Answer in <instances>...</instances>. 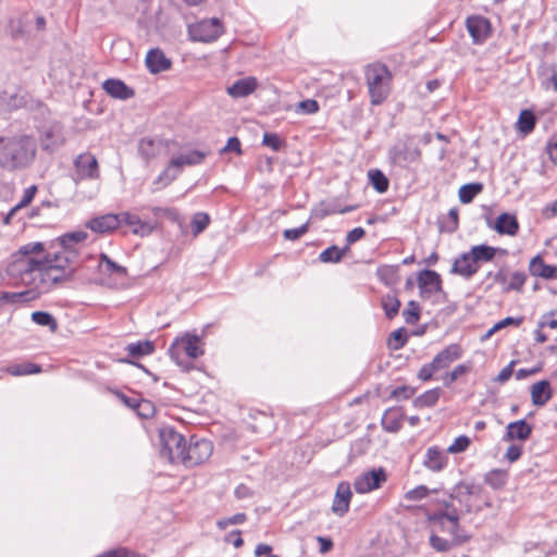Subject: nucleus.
<instances>
[{"label":"nucleus","mask_w":557,"mask_h":557,"mask_svg":"<svg viewBox=\"0 0 557 557\" xmlns=\"http://www.w3.org/2000/svg\"><path fill=\"white\" fill-rule=\"evenodd\" d=\"M7 371L11 375L18 376V375L39 373L41 371V368L38 364L26 362V363H21V364H12V366L8 367Z\"/></svg>","instance_id":"47"},{"label":"nucleus","mask_w":557,"mask_h":557,"mask_svg":"<svg viewBox=\"0 0 557 557\" xmlns=\"http://www.w3.org/2000/svg\"><path fill=\"white\" fill-rule=\"evenodd\" d=\"M404 414L399 409H387L381 420L382 428L391 433H396L401 429Z\"/></svg>","instance_id":"32"},{"label":"nucleus","mask_w":557,"mask_h":557,"mask_svg":"<svg viewBox=\"0 0 557 557\" xmlns=\"http://www.w3.org/2000/svg\"><path fill=\"white\" fill-rule=\"evenodd\" d=\"M470 370H471V364L470 363H468V364H466V363L458 364L457 367L454 368L453 371L446 373V375L443 379L444 380V385L445 386H449L459 376H461L465 373H468Z\"/></svg>","instance_id":"54"},{"label":"nucleus","mask_w":557,"mask_h":557,"mask_svg":"<svg viewBox=\"0 0 557 557\" xmlns=\"http://www.w3.org/2000/svg\"><path fill=\"white\" fill-rule=\"evenodd\" d=\"M126 351L132 357H143L154 351V343L151 341H138L126 346Z\"/></svg>","instance_id":"38"},{"label":"nucleus","mask_w":557,"mask_h":557,"mask_svg":"<svg viewBox=\"0 0 557 557\" xmlns=\"http://www.w3.org/2000/svg\"><path fill=\"white\" fill-rule=\"evenodd\" d=\"M483 190L482 183H469L465 184L459 188L458 195L459 200L462 203H470L476 195Z\"/></svg>","instance_id":"41"},{"label":"nucleus","mask_w":557,"mask_h":557,"mask_svg":"<svg viewBox=\"0 0 557 557\" xmlns=\"http://www.w3.org/2000/svg\"><path fill=\"white\" fill-rule=\"evenodd\" d=\"M507 471L500 469H493L490 472H487L484 476L485 483L488 484L494 490L503 488L507 483Z\"/></svg>","instance_id":"39"},{"label":"nucleus","mask_w":557,"mask_h":557,"mask_svg":"<svg viewBox=\"0 0 557 557\" xmlns=\"http://www.w3.org/2000/svg\"><path fill=\"white\" fill-rule=\"evenodd\" d=\"M553 396L549 381L542 380L531 386L532 404L537 407L544 406Z\"/></svg>","instance_id":"25"},{"label":"nucleus","mask_w":557,"mask_h":557,"mask_svg":"<svg viewBox=\"0 0 557 557\" xmlns=\"http://www.w3.org/2000/svg\"><path fill=\"white\" fill-rule=\"evenodd\" d=\"M235 152L242 154V144L237 137H230L226 145L220 150V153Z\"/></svg>","instance_id":"64"},{"label":"nucleus","mask_w":557,"mask_h":557,"mask_svg":"<svg viewBox=\"0 0 557 557\" xmlns=\"http://www.w3.org/2000/svg\"><path fill=\"white\" fill-rule=\"evenodd\" d=\"M533 426L529 424L524 419L510 422L506 426V432L503 436V441L511 442V441H521L524 442L529 440L532 434Z\"/></svg>","instance_id":"16"},{"label":"nucleus","mask_w":557,"mask_h":557,"mask_svg":"<svg viewBox=\"0 0 557 557\" xmlns=\"http://www.w3.org/2000/svg\"><path fill=\"white\" fill-rule=\"evenodd\" d=\"M100 265L104 264L106 272L108 273H114L117 276L124 277L127 275V269L125 267H122L114 262L112 259L109 258L106 253H100Z\"/></svg>","instance_id":"50"},{"label":"nucleus","mask_w":557,"mask_h":557,"mask_svg":"<svg viewBox=\"0 0 557 557\" xmlns=\"http://www.w3.org/2000/svg\"><path fill=\"white\" fill-rule=\"evenodd\" d=\"M359 206L358 205H351V206H346L344 208H341L336 202H320L319 207L315 209V214L323 219L327 215H332V214H336V213H341V214H345V213H348V212H351L354 210H356Z\"/></svg>","instance_id":"33"},{"label":"nucleus","mask_w":557,"mask_h":557,"mask_svg":"<svg viewBox=\"0 0 557 557\" xmlns=\"http://www.w3.org/2000/svg\"><path fill=\"white\" fill-rule=\"evenodd\" d=\"M408 342L407 331L404 327H399L392 332L387 342V346L392 350H398L403 348Z\"/></svg>","instance_id":"46"},{"label":"nucleus","mask_w":557,"mask_h":557,"mask_svg":"<svg viewBox=\"0 0 557 557\" xmlns=\"http://www.w3.org/2000/svg\"><path fill=\"white\" fill-rule=\"evenodd\" d=\"M25 270L22 271V280L30 277L32 280L39 278L44 285L54 286L60 283L72 281V271L62 272L60 269L47 264V262L39 261L36 258H27L24 260Z\"/></svg>","instance_id":"3"},{"label":"nucleus","mask_w":557,"mask_h":557,"mask_svg":"<svg viewBox=\"0 0 557 557\" xmlns=\"http://www.w3.org/2000/svg\"><path fill=\"white\" fill-rule=\"evenodd\" d=\"M347 250L348 246L342 249L335 245L330 246L320 253L319 260L324 263H337L343 259Z\"/></svg>","instance_id":"42"},{"label":"nucleus","mask_w":557,"mask_h":557,"mask_svg":"<svg viewBox=\"0 0 557 557\" xmlns=\"http://www.w3.org/2000/svg\"><path fill=\"white\" fill-rule=\"evenodd\" d=\"M466 26L474 44L484 42L491 35V23L484 16H469L466 21Z\"/></svg>","instance_id":"13"},{"label":"nucleus","mask_w":557,"mask_h":557,"mask_svg":"<svg viewBox=\"0 0 557 557\" xmlns=\"http://www.w3.org/2000/svg\"><path fill=\"white\" fill-rule=\"evenodd\" d=\"M75 176L77 183L85 180H97L99 177V165L96 157L89 152L78 154L74 160Z\"/></svg>","instance_id":"9"},{"label":"nucleus","mask_w":557,"mask_h":557,"mask_svg":"<svg viewBox=\"0 0 557 557\" xmlns=\"http://www.w3.org/2000/svg\"><path fill=\"white\" fill-rule=\"evenodd\" d=\"M523 320H524L523 317H517V318L507 317V318L498 321L497 323H495L494 326L492 329H490L487 331V333L482 337V339L484 341V339L490 338L495 332L503 330L506 326H509V325L520 326L521 323L523 322Z\"/></svg>","instance_id":"51"},{"label":"nucleus","mask_w":557,"mask_h":557,"mask_svg":"<svg viewBox=\"0 0 557 557\" xmlns=\"http://www.w3.org/2000/svg\"><path fill=\"white\" fill-rule=\"evenodd\" d=\"M418 285L421 289L430 287L429 292H442L441 275L433 270H422L418 275Z\"/></svg>","instance_id":"29"},{"label":"nucleus","mask_w":557,"mask_h":557,"mask_svg":"<svg viewBox=\"0 0 557 557\" xmlns=\"http://www.w3.org/2000/svg\"><path fill=\"white\" fill-rule=\"evenodd\" d=\"M199 341L197 335L186 334L182 338H177L169 348L170 357L185 372L194 368L191 359L203 355V350L198 346Z\"/></svg>","instance_id":"4"},{"label":"nucleus","mask_w":557,"mask_h":557,"mask_svg":"<svg viewBox=\"0 0 557 557\" xmlns=\"http://www.w3.org/2000/svg\"><path fill=\"white\" fill-rule=\"evenodd\" d=\"M381 302L384 313L388 320L394 319L398 314L400 301L396 295L387 294L382 297Z\"/></svg>","instance_id":"43"},{"label":"nucleus","mask_w":557,"mask_h":557,"mask_svg":"<svg viewBox=\"0 0 557 557\" xmlns=\"http://www.w3.org/2000/svg\"><path fill=\"white\" fill-rule=\"evenodd\" d=\"M32 320L41 326L49 327L50 331L54 332L58 329V322L55 318L46 311H35L32 313Z\"/></svg>","instance_id":"45"},{"label":"nucleus","mask_w":557,"mask_h":557,"mask_svg":"<svg viewBox=\"0 0 557 557\" xmlns=\"http://www.w3.org/2000/svg\"><path fill=\"white\" fill-rule=\"evenodd\" d=\"M30 98L26 91L0 92V114L11 113L14 110L27 107Z\"/></svg>","instance_id":"14"},{"label":"nucleus","mask_w":557,"mask_h":557,"mask_svg":"<svg viewBox=\"0 0 557 557\" xmlns=\"http://www.w3.org/2000/svg\"><path fill=\"white\" fill-rule=\"evenodd\" d=\"M440 396H441V388L435 387V388L429 389V391L424 392L423 394H421L420 396H418L413 400V405L417 408L433 407L438 401Z\"/></svg>","instance_id":"40"},{"label":"nucleus","mask_w":557,"mask_h":557,"mask_svg":"<svg viewBox=\"0 0 557 557\" xmlns=\"http://www.w3.org/2000/svg\"><path fill=\"white\" fill-rule=\"evenodd\" d=\"M487 225L493 227L500 235L515 236L519 232V222L513 214L504 212L496 219L492 225L491 221L487 220Z\"/></svg>","instance_id":"18"},{"label":"nucleus","mask_w":557,"mask_h":557,"mask_svg":"<svg viewBox=\"0 0 557 557\" xmlns=\"http://www.w3.org/2000/svg\"><path fill=\"white\" fill-rule=\"evenodd\" d=\"M438 369L436 368L433 360L430 363H425L422 366V368L418 372V379H420L423 382L430 381L433 377V374L437 372Z\"/></svg>","instance_id":"61"},{"label":"nucleus","mask_w":557,"mask_h":557,"mask_svg":"<svg viewBox=\"0 0 557 557\" xmlns=\"http://www.w3.org/2000/svg\"><path fill=\"white\" fill-rule=\"evenodd\" d=\"M463 349L460 344L454 343L441 350L434 358L433 362L440 370L448 368L454 361L461 358Z\"/></svg>","instance_id":"19"},{"label":"nucleus","mask_w":557,"mask_h":557,"mask_svg":"<svg viewBox=\"0 0 557 557\" xmlns=\"http://www.w3.org/2000/svg\"><path fill=\"white\" fill-rule=\"evenodd\" d=\"M163 144L161 139L143 138L138 143V153L141 158L149 162L158 156Z\"/></svg>","instance_id":"31"},{"label":"nucleus","mask_w":557,"mask_h":557,"mask_svg":"<svg viewBox=\"0 0 557 557\" xmlns=\"http://www.w3.org/2000/svg\"><path fill=\"white\" fill-rule=\"evenodd\" d=\"M258 86L255 77H245L236 81L232 86L227 87V92L232 97L240 98L252 94Z\"/></svg>","instance_id":"28"},{"label":"nucleus","mask_w":557,"mask_h":557,"mask_svg":"<svg viewBox=\"0 0 557 557\" xmlns=\"http://www.w3.org/2000/svg\"><path fill=\"white\" fill-rule=\"evenodd\" d=\"M440 228L442 232L454 233L458 228V209L451 208L448 212L447 219L441 222Z\"/></svg>","instance_id":"52"},{"label":"nucleus","mask_w":557,"mask_h":557,"mask_svg":"<svg viewBox=\"0 0 557 557\" xmlns=\"http://www.w3.org/2000/svg\"><path fill=\"white\" fill-rule=\"evenodd\" d=\"M41 251H44V245L41 243H30L21 247L18 250V255H21V257L15 260L13 267H15L22 274V271L25 270L24 260L33 258L32 253H38Z\"/></svg>","instance_id":"37"},{"label":"nucleus","mask_w":557,"mask_h":557,"mask_svg":"<svg viewBox=\"0 0 557 557\" xmlns=\"http://www.w3.org/2000/svg\"><path fill=\"white\" fill-rule=\"evenodd\" d=\"M210 224V216L206 212H197L191 219V233L194 236L201 234Z\"/></svg>","instance_id":"48"},{"label":"nucleus","mask_w":557,"mask_h":557,"mask_svg":"<svg viewBox=\"0 0 557 557\" xmlns=\"http://www.w3.org/2000/svg\"><path fill=\"white\" fill-rule=\"evenodd\" d=\"M207 157V152H202L199 150H193L188 153H182L178 157L173 158L170 161V166H173L177 170L182 169L184 165H197L203 162Z\"/></svg>","instance_id":"30"},{"label":"nucleus","mask_w":557,"mask_h":557,"mask_svg":"<svg viewBox=\"0 0 557 557\" xmlns=\"http://www.w3.org/2000/svg\"><path fill=\"white\" fill-rule=\"evenodd\" d=\"M537 122V117L534 112L530 109H523L517 121V129L523 135H528L533 132Z\"/></svg>","instance_id":"34"},{"label":"nucleus","mask_w":557,"mask_h":557,"mask_svg":"<svg viewBox=\"0 0 557 557\" xmlns=\"http://www.w3.org/2000/svg\"><path fill=\"white\" fill-rule=\"evenodd\" d=\"M26 300V293L0 292V302L15 304Z\"/></svg>","instance_id":"62"},{"label":"nucleus","mask_w":557,"mask_h":557,"mask_svg":"<svg viewBox=\"0 0 557 557\" xmlns=\"http://www.w3.org/2000/svg\"><path fill=\"white\" fill-rule=\"evenodd\" d=\"M414 392L416 389L413 387L403 385L393 389L391 393V397L397 399H409L414 394Z\"/></svg>","instance_id":"63"},{"label":"nucleus","mask_w":557,"mask_h":557,"mask_svg":"<svg viewBox=\"0 0 557 557\" xmlns=\"http://www.w3.org/2000/svg\"><path fill=\"white\" fill-rule=\"evenodd\" d=\"M146 66L152 74L165 72L171 69L172 62L165 57L162 50L154 48L148 51L146 55Z\"/></svg>","instance_id":"17"},{"label":"nucleus","mask_w":557,"mask_h":557,"mask_svg":"<svg viewBox=\"0 0 557 557\" xmlns=\"http://www.w3.org/2000/svg\"><path fill=\"white\" fill-rule=\"evenodd\" d=\"M527 275L523 272H515L511 275L510 283L504 288L505 292H520L525 283Z\"/></svg>","instance_id":"58"},{"label":"nucleus","mask_w":557,"mask_h":557,"mask_svg":"<svg viewBox=\"0 0 557 557\" xmlns=\"http://www.w3.org/2000/svg\"><path fill=\"white\" fill-rule=\"evenodd\" d=\"M430 545L432 548H434L436 552H440V553L448 552L454 547V544L451 541L442 539L441 536L436 535L435 533H432L430 536Z\"/></svg>","instance_id":"56"},{"label":"nucleus","mask_w":557,"mask_h":557,"mask_svg":"<svg viewBox=\"0 0 557 557\" xmlns=\"http://www.w3.org/2000/svg\"><path fill=\"white\" fill-rule=\"evenodd\" d=\"M102 88L109 96L120 100H127L135 95L134 89L117 78L106 79L102 84Z\"/></svg>","instance_id":"21"},{"label":"nucleus","mask_w":557,"mask_h":557,"mask_svg":"<svg viewBox=\"0 0 557 557\" xmlns=\"http://www.w3.org/2000/svg\"><path fill=\"white\" fill-rule=\"evenodd\" d=\"M262 144L273 151H280L284 146L283 139L275 133H264Z\"/></svg>","instance_id":"57"},{"label":"nucleus","mask_w":557,"mask_h":557,"mask_svg":"<svg viewBox=\"0 0 557 557\" xmlns=\"http://www.w3.org/2000/svg\"><path fill=\"white\" fill-rule=\"evenodd\" d=\"M423 463L431 471L438 472L446 466L447 456L438 447L433 446L428 448Z\"/></svg>","instance_id":"26"},{"label":"nucleus","mask_w":557,"mask_h":557,"mask_svg":"<svg viewBox=\"0 0 557 557\" xmlns=\"http://www.w3.org/2000/svg\"><path fill=\"white\" fill-rule=\"evenodd\" d=\"M350 485L347 482H341L337 486L332 510L338 516H344L349 509L351 498Z\"/></svg>","instance_id":"22"},{"label":"nucleus","mask_w":557,"mask_h":557,"mask_svg":"<svg viewBox=\"0 0 557 557\" xmlns=\"http://www.w3.org/2000/svg\"><path fill=\"white\" fill-rule=\"evenodd\" d=\"M41 149L48 153L55 152L65 143L63 126L59 122H53L42 127L40 132Z\"/></svg>","instance_id":"8"},{"label":"nucleus","mask_w":557,"mask_h":557,"mask_svg":"<svg viewBox=\"0 0 557 557\" xmlns=\"http://www.w3.org/2000/svg\"><path fill=\"white\" fill-rule=\"evenodd\" d=\"M86 227L99 234L109 233L119 227V218L113 213L97 216L89 220Z\"/></svg>","instance_id":"24"},{"label":"nucleus","mask_w":557,"mask_h":557,"mask_svg":"<svg viewBox=\"0 0 557 557\" xmlns=\"http://www.w3.org/2000/svg\"><path fill=\"white\" fill-rule=\"evenodd\" d=\"M406 323L416 324L420 319V307L414 300L408 302L407 308L403 311Z\"/></svg>","instance_id":"53"},{"label":"nucleus","mask_w":557,"mask_h":557,"mask_svg":"<svg viewBox=\"0 0 557 557\" xmlns=\"http://www.w3.org/2000/svg\"><path fill=\"white\" fill-rule=\"evenodd\" d=\"M447 531L453 536V544L454 546L462 545L470 541L471 534L467 533L461 527L459 521L457 523H451L450 527L447 529Z\"/></svg>","instance_id":"49"},{"label":"nucleus","mask_w":557,"mask_h":557,"mask_svg":"<svg viewBox=\"0 0 557 557\" xmlns=\"http://www.w3.org/2000/svg\"><path fill=\"white\" fill-rule=\"evenodd\" d=\"M159 437L161 457L166 458L171 463H181L187 445L185 437L171 426L162 428Z\"/></svg>","instance_id":"5"},{"label":"nucleus","mask_w":557,"mask_h":557,"mask_svg":"<svg viewBox=\"0 0 557 557\" xmlns=\"http://www.w3.org/2000/svg\"><path fill=\"white\" fill-rule=\"evenodd\" d=\"M470 443H471V441H470V438L468 436L460 435L447 448V453H450V454L462 453V451H465L469 447Z\"/></svg>","instance_id":"59"},{"label":"nucleus","mask_w":557,"mask_h":557,"mask_svg":"<svg viewBox=\"0 0 557 557\" xmlns=\"http://www.w3.org/2000/svg\"><path fill=\"white\" fill-rule=\"evenodd\" d=\"M190 33L195 40L209 42L215 40L223 33V27L218 18H211L195 25Z\"/></svg>","instance_id":"12"},{"label":"nucleus","mask_w":557,"mask_h":557,"mask_svg":"<svg viewBox=\"0 0 557 557\" xmlns=\"http://www.w3.org/2000/svg\"><path fill=\"white\" fill-rule=\"evenodd\" d=\"M212 451L213 445L209 440L191 436L186 445L181 463L187 468L199 466L209 459Z\"/></svg>","instance_id":"6"},{"label":"nucleus","mask_w":557,"mask_h":557,"mask_svg":"<svg viewBox=\"0 0 557 557\" xmlns=\"http://www.w3.org/2000/svg\"><path fill=\"white\" fill-rule=\"evenodd\" d=\"M391 161L400 166L407 163L417 162L421 158V151L418 147H410L405 140L396 143L388 151Z\"/></svg>","instance_id":"10"},{"label":"nucleus","mask_w":557,"mask_h":557,"mask_svg":"<svg viewBox=\"0 0 557 557\" xmlns=\"http://www.w3.org/2000/svg\"><path fill=\"white\" fill-rule=\"evenodd\" d=\"M529 272L531 275L544 280H557V265L546 264L541 255L530 260Z\"/></svg>","instance_id":"20"},{"label":"nucleus","mask_w":557,"mask_h":557,"mask_svg":"<svg viewBox=\"0 0 557 557\" xmlns=\"http://www.w3.org/2000/svg\"><path fill=\"white\" fill-rule=\"evenodd\" d=\"M478 271L475 263H472L470 251L463 252L456 258L450 269L451 274H458L466 280L471 278Z\"/></svg>","instance_id":"23"},{"label":"nucleus","mask_w":557,"mask_h":557,"mask_svg":"<svg viewBox=\"0 0 557 557\" xmlns=\"http://www.w3.org/2000/svg\"><path fill=\"white\" fill-rule=\"evenodd\" d=\"M37 156L36 139L26 134L0 136V168L8 172L24 171Z\"/></svg>","instance_id":"1"},{"label":"nucleus","mask_w":557,"mask_h":557,"mask_svg":"<svg viewBox=\"0 0 557 557\" xmlns=\"http://www.w3.org/2000/svg\"><path fill=\"white\" fill-rule=\"evenodd\" d=\"M39 261L47 262V264L54 267V269L58 268L62 272L72 271V278H74L75 272L81 265L78 249L61 248L59 251L48 253Z\"/></svg>","instance_id":"7"},{"label":"nucleus","mask_w":557,"mask_h":557,"mask_svg":"<svg viewBox=\"0 0 557 557\" xmlns=\"http://www.w3.org/2000/svg\"><path fill=\"white\" fill-rule=\"evenodd\" d=\"M482 491L480 485L474 483L461 481L457 483L449 493L450 499H456L459 503H465V511L467 513L472 511V506L466 500L467 496L479 495Z\"/></svg>","instance_id":"15"},{"label":"nucleus","mask_w":557,"mask_h":557,"mask_svg":"<svg viewBox=\"0 0 557 557\" xmlns=\"http://www.w3.org/2000/svg\"><path fill=\"white\" fill-rule=\"evenodd\" d=\"M497 250L495 247L481 244L472 246L469 251L472 257V263H475L479 270L482 263L491 262L495 258Z\"/></svg>","instance_id":"27"},{"label":"nucleus","mask_w":557,"mask_h":557,"mask_svg":"<svg viewBox=\"0 0 557 557\" xmlns=\"http://www.w3.org/2000/svg\"><path fill=\"white\" fill-rule=\"evenodd\" d=\"M309 230V222L300 225L299 227H296V228H287L283 232V237L286 239V240H297L299 239L302 235H305Z\"/></svg>","instance_id":"60"},{"label":"nucleus","mask_w":557,"mask_h":557,"mask_svg":"<svg viewBox=\"0 0 557 557\" xmlns=\"http://www.w3.org/2000/svg\"><path fill=\"white\" fill-rule=\"evenodd\" d=\"M385 481L386 472L383 468L372 469L358 476L354 482V487L357 493L363 494L379 488Z\"/></svg>","instance_id":"11"},{"label":"nucleus","mask_w":557,"mask_h":557,"mask_svg":"<svg viewBox=\"0 0 557 557\" xmlns=\"http://www.w3.org/2000/svg\"><path fill=\"white\" fill-rule=\"evenodd\" d=\"M437 490H429L425 485H419L405 494V499L418 502L425 498L430 493H436Z\"/></svg>","instance_id":"55"},{"label":"nucleus","mask_w":557,"mask_h":557,"mask_svg":"<svg viewBox=\"0 0 557 557\" xmlns=\"http://www.w3.org/2000/svg\"><path fill=\"white\" fill-rule=\"evenodd\" d=\"M364 75L371 104L379 106L383 103L391 92L392 72L386 64L375 62L367 65Z\"/></svg>","instance_id":"2"},{"label":"nucleus","mask_w":557,"mask_h":557,"mask_svg":"<svg viewBox=\"0 0 557 557\" xmlns=\"http://www.w3.org/2000/svg\"><path fill=\"white\" fill-rule=\"evenodd\" d=\"M368 176L371 185L377 193H385L388 189L389 182L386 175L381 170H370Z\"/></svg>","instance_id":"44"},{"label":"nucleus","mask_w":557,"mask_h":557,"mask_svg":"<svg viewBox=\"0 0 557 557\" xmlns=\"http://www.w3.org/2000/svg\"><path fill=\"white\" fill-rule=\"evenodd\" d=\"M88 237L87 232L85 231H74L69 232L60 236L57 240L60 245V248L63 249H77L75 246L79 243H83Z\"/></svg>","instance_id":"36"},{"label":"nucleus","mask_w":557,"mask_h":557,"mask_svg":"<svg viewBox=\"0 0 557 557\" xmlns=\"http://www.w3.org/2000/svg\"><path fill=\"white\" fill-rule=\"evenodd\" d=\"M428 520L435 524L441 525L442 530H445V521L451 523H457L460 520L459 513L457 509L451 510H437L428 516Z\"/></svg>","instance_id":"35"}]
</instances>
